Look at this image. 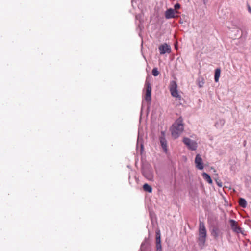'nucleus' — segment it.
<instances>
[{"label": "nucleus", "mask_w": 251, "mask_h": 251, "mask_svg": "<svg viewBox=\"0 0 251 251\" xmlns=\"http://www.w3.org/2000/svg\"><path fill=\"white\" fill-rule=\"evenodd\" d=\"M171 134L174 139L177 138L184 130L183 120L181 117H179L173 124L170 129Z\"/></svg>", "instance_id": "obj_1"}, {"label": "nucleus", "mask_w": 251, "mask_h": 251, "mask_svg": "<svg viewBox=\"0 0 251 251\" xmlns=\"http://www.w3.org/2000/svg\"><path fill=\"white\" fill-rule=\"evenodd\" d=\"M207 236L206 229L203 222L200 221L199 226V238L198 242L199 245L203 246L206 241V237Z\"/></svg>", "instance_id": "obj_2"}, {"label": "nucleus", "mask_w": 251, "mask_h": 251, "mask_svg": "<svg viewBox=\"0 0 251 251\" xmlns=\"http://www.w3.org/2000/svg\"><path fill=\"white\" fill-rule=\"evenodd\" d=\"M145 89H146V94L145 96V100L147 102H151V84L149 82V81L146 80L145 85Z\"/></svg>", "instance_id": "obj_3"}, {"label": "nucleus", "mask_w": 251, "mask_h": 251, "mask_svg": "<svg viewBox=\"0 0 251 251\" xmlns=\"http://www.w3.org/2000/svg\"><path fill=\"white\" fill-rule=\"evenodd\" d=\"M179 12L173 8L168 9L165 13V17L167 19L175 18L179 17Z\"/></svg>", "instance_id": "obj_4"}, {"label": "nucleus", "mask_w": 251, "mask_h": 251, "mask_svg": "<svg viewBox=\"0 0 251 251\" xmlns=\"http://www.w3.org/2000/svg\"><path fill=\"white\" fill-rule=\"evenodd\" d=\"M183 143L191 150L195 151L197 148V143L196 141L192 140L188 138H184L183 139Z\"/></svg>", "instance_id": "obj_5"}, {"label": "nucleus", "mask_w": 251, "mask_h": 251, "mask_svg": "<svg viewBox=\"0 0 251 251\" xmlns=\"http://www.w3.org/2000/svg\"><path fill=\"white\" fill-rule=\"evenodd\" d=\"M177 85L176 83L174 81H172L170 83V91L171 92V94L173 97L180 98V96L179 95L177 90Z\"/></svg>", "instance_id": "obj_6"}, {"label": "nucleus", "mask_w": 251, "mask_h": 251, "mask_svg": "<svg viewBox=\"0 0 251 251\" xmlns=\"http://www.w3.org/2000/svg\"><path fill=\"white\" fill-rule=\"evenodd\" d=\"M229 223L232 230L237 233H239L241 232V228L238 226V223L234 220L230 219Z\"/></svg>", "instance_id": "obj_7"}, {"label": "nucleus", "mask_w": 251, "mask_h": 251, "mask_svg": "<svg viewBox=\"0 0 251 251\" xmlns=\"http://www.w3.org/2000/svg\"><path fill=\"white\" fill-rule=\"evenodd\" d=\"M156 251H162V246L161 244V234L160 230L156 232Z\"/></svg>", "instance_id": "obj_8"}, {"label": "nucleus", "mask_w": 251, "mask_h": 251, "mask_svg": "<svg viewBox=\"0 0 251 251\" xmlns=\"http://www.w3.org/2000/svg\"><path fill=\"white\" fill-rule=\"evenodd\" d=\"M195 163L197 168L199 170L203 169L202 159L200 154H197L195 157Z\"/></svg>", "instance_id": "obj_9"}, {"label": "nucleus", "mask_w": 251, "mask_h": 251, "mask_svg": "<svg viewBox=\"0 0 251 251\" xmlns=\"http://www.w3.org/2000/svg\"><path fill=\"white\" fill-rule=\"evenodd\" d=\"M159 50L161 54H164L166 53H170L171 51V48L170 46L167 44L161 45L159 47Z\"/></svg>", "instance_id": "obj_10"}, {"label": "nucleus", "mask_w": 251, "mask_h": 251, "mask_svg": "<svg viewBox=\"0 0 251 251\" xmlns=\"http://www.w3.org/2000/svg\"><path fill=\"white\" fill-rule=\"evenodd\" d=\"M202 176L203 179L205 181H206L208 183H209V184L212 183V180L210 176L208 174L204 172L202 173Z\"/></svg>", "instance_id": "obj_11"}, {"label": "nucleus", "mask_w": 251, "mask_h": 251, "mask_svg": "<svg viewBox=\"0 0 251 251\" xmlns=\"http://www.w3.org/2000/svg\"><path fill=\"white\" fill-rule=\"evenodd\" d=\"M211 235L214 237L215 239H217L219 235V230L217 227H214L213 228Z\"/></svg>", "instance_id": "obj_12"}, {"label": "nucleus", "mask_w": 251, "mask_h": 251, "mask_svg": "<svg viewBox=\"0 0 251 251\" xmlns=\"http://www.w3.org/2000/svg\"><path fill=\"white\" fill-rule=\"evenodd\" d=\"M221 70L219 68H217L215 70V75H214V79L216 82L219 81V79L220 76Z\"/></svg>", "instance_id": "obj_13"}, {"label": "nucleus", "mask_w": 251, "mask_h": 251, "mask_svg": "<svg viewBox=\"0 0 251 251\" xmlns=\"http://www.w3.org/2000/svg\"><path fill=\"white\" fill-rule=\"evenodd\" d=\"M239 205L243 208L246 207L247 205L246 201L245 200V199L242 198H240L239 199Z\"/></svg>", "instance_id": "obj_14"}, {"label": "nucleus", "mask_w": 251, "mask_h": 251, "mask_svg": "<svg viewBox=\"0 0 251 251\" xmlns=\"http://www.w3.org/2000/svg\"><path fill=\"white\" fill-rule=\"evenodd\" d=\"M143 188L145 191L151 193L152 191L151 187L149 184L146 183L143 185Z\"/></svg>", "instance_id": "obj_15"}, {"label": "nucleus", "mask_w": 251, "mask_h": 251, "mask_svg": "<svg viewBox=\"0 0 251 251\" xmlns=\"http://www.w3.org/2000/svg\"><path fill=\"white\" fill-rule=\"evenodd\" d=\"M160 143L162 148L165 151H167V142L165 139L161 138L160 139Z\"/></svg>", "instance_id": "obj_16"}, {"label": "nucleus", "mask_w": 251, "mask_h": 251, "mask_svg": "<svg viewBox=\"0 0 251 251\" xmlns=\"http://www.w3.org/2000/svg\"><path fill=\"white\" fill-rule=\"evenodd\" d=\"M204 84V79L202 78H199L198 80V85L200 88L202 87Z\"/></svg>", "instance_id": "obj_17"}, {"label": "nucleus", "mask_w": 251, "mask_h": 251, "mask_svg": "<svg viewBox=\"0 0 251 251\" xmlns=\"http://www.w3.org/2000/svg\"><path fill=\"white\" fill-rule=\"evenodd\" d=\"M159 74L157 68H154L152 70V74L154 76H157Z\"/></svg>", "instance_id": "obj_18"}, {"label": "nucleus", "mask_w": 251, "mask_h": 251, "mask_svg": "<svg viewBox=\"0 0 251 251\" xmlns=\"http://www.w3.org/2000/svg\"><path fill=\"white\" fill-rule=\"evenodd\" d=\"M174 8H175L174 9V10L177 11V10L180 8V5L178 3H177L175 5Z\"/></svg>", "instance_id": "obj_19"}, {"label": "nucleus", "mask_w": 251, "mask_h": 251, "mask_svg": "<svg viewBox=\"0 0 251 251\" xmlns=\"http://www.w3.org/2000/svg\"><path fill=\"white\" fill-rule=\"evenodd\" d=\"M216 183L219 186V187H222V182H220V181H218L217 180H216Z\"/></svg>", "instance_id": "obj_20"}, {"label": "nucleus", "mask_w": 251, "mask_h": 251, "mask_svg": "<svg viewBox=\"0 0 251 251\" xmlns=\"http://www.w3.org/2000/svg\"><path fill=\"white\" fill-rule=\"evenodd\" d=\"M148 179L150 180H152L153 179V176L152 175H150L148 177Z\"/></svg>", "instance_id": "obj_21"}, {"label": "nucleus", "mask_w": 251, "mask_h": 251, "mask_svg": "<svg viewBox=\"0 0 251 251\" xmlns=\"http://www.w3.org/2000/svg\"><path fill=\"white\" fill-rule=\"evenodd\" d=\"M248 9L249 12L250 13H251V8L249 4H248Z\"/></svg>", "instance_id": "obj_22"}]
</instances>
